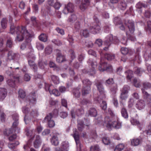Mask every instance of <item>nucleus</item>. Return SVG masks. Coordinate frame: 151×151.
Wrapping results in <instances>:
<instances>
[{
	"mask_svg": "<svg viewBox=\"0 0 151 151\" xmlns=\"http://www.w3.org/2000/svg\"><path fill=\"white\" fill-rule=\"evenodd\" d=\"M130 89L128 85H125L123 88L122 92L128 93Z\"/></svg>",
	"mask_w": 151,
	"mask_h": 151,
	"instance_id": "57",
	"label": "nucleus"
},
{
	"mask_svg": "<svg viewBox=\"0 0 151 151\" xmlns=\"http://www.w3.org/2000/svg\"><path fill=\"white\" fill-rule=\"evenodd\" d=\"M65 60V57L62 55L57 56L56 61L59 63H61Z\"/></svg>",
	"mask_w": 151,
	"mask_h": 151,
	"instance_id": "38",
	"label": "nucleus"
},
{
	"mask_svg": "<svg viewBox=\"0 0 151 151\" xmlns=\"http://www.w3.org/2000/svg\"><path fill=\"white\" fill-rule=\"evenodd\" d=\"M22 77L21 76H13V79L8 80L6 81L7 84L10 86L14 87L15 86V82L17 83H20L22 81Z\"/></svg>",
	"mask_w": 151,
	"mask_h": 151,
	"instance_id": "6",
	"label": "nucleus"
},
{
	"mask_svg": "<svg viewBox=\"0 0 151 151\" xmlns=\"http://www.w3.org/2000/svg\"><path fill=\"white\" fill-rule=\"evenodd\" d=\"M80 88L77 87L73 89V94L74 96L76 98H79L81 95V92L80 91Z\"/></svg>",
	"mask_w": 151,
	"mask_h": 151,
	"instance_id": "22",
	"label": "nucleus"
},
{
	"mask_svg": "<svg viewBox=\"0 0 151 151\" xmlns=\"http://www.w3.org/2000/svg\"><path fill=\"white\" fill-rule=\"evenodd\" d=\"M90 87L83 86L82 90V95H85L89 93L90 92Z\"/></svg>",
	"mask_w": 151,
	"mask_h": 151,
	"instance_id": "21",
	"label": "nucleus"
},
{
	"mask_svg": "<svg viewBox=\"0 0 151 151\" xmlns=\"http://www.w3.org/2000/svg\"><path fill=\"white\" fill-rule=\"evenodd\" d=\"M125 24L128 27L130 32L133 33L135 30L134 24L133 22L131 20H127L125 21Z\"/></svg>",
	"mask_w": 151,
	"mask_h": 151,
	"instance_id": "11",
	"label": "nucleus"
},
{
	"mask_svg": "<svg viewBox=\"0 0 151 151\" xmlns=\"http://www.w3.org/2000/svg\"><path fill=\"white\" fill-rule=\"evenodd\" d=\"M127 6V4L125 1L122 2L119 5V8L122 10H124Z\"/></svg>",
	"mask_w": 151,
	"mask_h": 151,
	"instance_id": "41",
	"label": "nucleus"
},
{
	"mask_svg": "<svg viewBox=\"0 0 151 151\" xmlns=\"http://www.w3.org/2000/svg\"><path fill=\"white\" fill-rule=\"evenodd\" d=\"M119 42V40L117 37H113L112 35L110 34L106 37L105 43L109 46L111 43L116 44Z\"/></svg>",
	"mask_w": 151,
	"mask_h": 151,
	"instance_id": "7",
	"label": "nucleus"
},
{
	"mask_svg": "<svg viewBox=\"0 0 151 151\" xmlns=\"http://www.w3.org/2000/svg\"><path fill=\"white\" fill-rule=\"evenodd\" d=\"M125 73L127 74V78L128 79L130 80L132 77V75L133 74L132 71L129 70L126 71L125 72Z\"/></svg>",
	"mask_w": 151,
	"mask_h": 151,
	"instance_id": "51",
	"label": "nucleus"
},
{
	"mask_svg": "<svg viewBox=\"0 0 151 151\" xmlns=\"http://www.w3.org/2000/svg\"><path fill=\"white\" fill-rule=\"evenodd\" d=\"M30 52L28 53L27 55L28 57L29 58H32V60H28V63L30 68L35 72H36L37 70V67L36 64L35 63L34 60H35V57L33 54V50L31 49Z\"/></svg>",
	"mask_w": 151,
	"mask_h": 151,
	"instance_id": "5",
	"label": "nucleus"
},
{
	"mask_svg": "<svg viewBox=\"0 0 151 151\" xmlns=\"http://www.w3.org/2000/svg\"><path fill=\"white\" fill-rule=\"evenodd\" d=\"M52 94L56 96H58L60 95V92L57 89H54L51 91V94Z\"/></svg>",
	"mask_w": 151,
	"mask_h": 151,
	"instance_id": "62",
	"label": "nucleus"
},
{
	"mask_svg": "<svg viewBox=\"0 0 151 151\" xmlns=\"http://www.w3.org/2000/svg\"><path fill=\"white\" fill-rule=\"evenodd\" d=\"M45 89L46 91H48L50 94H51V90L50 89V88L52 86V85L44 82Z\"/></svg>",
	"mask_w": 151,
	"mask_h": 151,
	"instance_id": "49",
	"label": "nucleus"
},
{
	"mask_svg": "<svg viewBox=\"0 0 151 151\" xmlns=\"http://www.w3.org/2000/svg\"><path fill=\"white\" fill-rule=\"evenodd\" d=\"M100 64L99 67V69L101 72H103L105 71V69L107 66V64L106 63L102 62V60L100 61Z\"/></svg>",
	"mask_w": 151,
	"mask_h": 151,
	"instance_id": "23",
	"label": "nucleus"
},
{
	"mask_svg": "<svg viewBox=\"0 0 151 151\" xmlns=\"http://www.w3.org/2000/svg\"><path fill=\"white\" fill-rule=\"evenodd\" d=\"M74 10V6L73 4L71 3H69L65 5L63 10V12L65 14H66L69 13L73 12Z\"/></svg>",
	"mask_w": 151,
	"mask_h": 151,
	"instance_id": "9",
	"label": "nucleus"
},
{
	"mask_svg": "<svg viewBox=\"0 0 151 151\" xmlns=\"http://www.w3.org/2000/svg\"><path fill=\"white\" fill-rule=\"evenodd\" d=\"M41 142V140L39 135L36 136L34 142V146L36 148H37L40 146Z\"/></svg>",
	"mask_w": 151,
	"mask_h": 151,
	"instance_id": "19",
	"label": "nucleus"
},
{
	"mask_svg": "<svg viewBox=\"0 0 151 151\" xmlns=\"http://www.w3.org/2000/svg\"><path fill=\"white\" fill-rule=\"evenodd\" d=\"M121 52L122 54L124 55L127 54L129 52L128 49L126 47H122L121 50Z\"/></svg>",
	"mask_w": 151,
	"mask_h": 151,
	"instance_id": "61",
	"label": "nucleus"
},
{
	"mask_svg": "<svg viewBox=\"0 0 151 151\" xmlns=\"http://www.w3.org/2000/svg\"><path fill=\"white\" fill-rule=\"evenodd\" d=\"M39 39L41 41L45 42L47 40V36L46 34L44 33L41 34L39 37Z\"/></svg>",
	"mask_w": 151,
	"mask_h": 151,
	"instance_id": "36",
	"label": "nucleus"
},
{
	"mask_svg": "<svg viewBox=\"0 0 151 151\" xmlns=\"http://www.w3.org/2000/svg\"><path fill=\"white\" fill-rule=\"evenodd\" d=\"M20 57V55L18 53H14L11 51L9 52L8 54V58L9 60L18 59Z\"/></svg>",
	"mask_w": 151,
	"mask_h": 151,
	"instance_id": "13",
	"label": "nucleus"
},
{
	"mask_svg": "<svg viewBox=\"0 0 151 151\" xmlns=\"http://www.w3.org/2000/svg\"><path fill=\"white\" fill-rule=\"evenodd\" d=\"M133 83L134 86L136 87H139L140 86V81L139 80H137L134 78L133 79Z\"/></svg>",
	"mask_w": 151,
	"mask_h": 151,
	"instance_id": "45",
	"label": "nucleus"
},
{
	"mask_svg": "<svg viewBox=\"0 0 151 151\" xmlns=\"http://www.w3.org/2000/svg\"><path fill=\"white\" fill-rule=\"evenodd\" d=\"M19 96L22 99L24 98L26 96L25 93L22 89H20L18 91Z\"/></svg>",
	"mask_w": 151,
	"mask_h": 151,
	"instance_id": "47",
	"label": "nucleus"
},
{
	"mask_svg": "<svg viewBox=\"0 0 151 151\" xmlns=\"http://www.w3.org/2000/svg\"><path fill=\"white\" fill-rule=\"evenodd\" d=\"M52 42L58 46H60L62 45V42L58 39H54L52 40Z\"/></svg>",
	"mask_w": 151,
	"mask_h": 151,
	"instance_id": "43",
	"label": "nucleus"
},
{
	"mask_svg": "<svg viewBox=\"0 0 151 151\" xmlns=\"http://www.w3.org/2000/svg\"><path fill=\"white\" fill-rule=\"evenodd\" d=\"M35 93L34 94H30L29 96V101L30 104H35L36 101V96L34 95Z\"/></svg>",
	"mask_w": 151,
	"mask_h": 151,
	"instance_id": "27",
	"label": "nucleus"
},
{
	"mask_svg": "<svg viewBox=\"0 0 151 151\" xmlns=\"http://www.w3.org/2000/svg\"><path fill=\"white\" fill-rule=\"evenodd\" d=\"M68 40L70 42V45H72L74 42V39L72 36L68 35Z\"/></svg>",
	"mask_w": 151,
	"mask_h": 151,
	"instance_id": "56",
	"label": "nucleus"
},
{
	"mask_svg": "<svg viewBox=\"0 0 151 151\" xmlns=\"http://www.w3.org/2000/svg\"><path fill=\"white\" fill-rule=\"evenodd\" d=\"M18 115L17 114H14L13 115V119L14 122L13 124L12 127L14 128H11L8 130H7L4 132V134L7 136H9L10 134L14 132L18 133L19 131V129L17 127L18 124Z\"/></svg>",
	"mask_w": 151,
	"mask_h": 151,
	"instance_id": "3",
	"label": "nucleus"
},
{
	"mask_svg": "<svg viewBox=\"0 0 151 151\" xmlns=\"http://www.w3.org/2000/svg\"><path fill=\"white\" fill-rule=\"evenodd\" d=\"M90 30L93 34H96L99 32L101 30V28L98 24L94 23L93 26L91 27Z\"/></svg>",
	"mask_w": 151,
	"mask_h": 151,
	"instance_id": "14",
	"label": "nucleus"
},
{
	"mask_svg": "<svg viewBox=\"0 0 151 151\" xmlns=\"http://www.w3.org/2000/svg\"><path fill=\"white\" fill-rule=\"evenodd\" d=\"M131 145L133 146L138 145L140 143V139L138 138H135L131 140Z\"/></svg>",
	"mask_w": 151,
	"mask_h": 151,
	"instance_id": "25",
	"label": "nucleus"
},
{
	"mask_svg": "<svg viewBox=\"0 0 151 151\" xmlns=\"http://www.w3.org/2000/svg\"><path fill=\"white\" fill-rule=\"evenodd\" d=\"M103 126L108 129H110L112 127L119 129L121 127V124L116 116H114L113 118H109V116H106L105 118Z\"/></svg>",
	"mask_w": 151,
	"mask_h": 151,
	"instance_id": "2",
	"label": "nucleus"
},
{
	"mask_svg": "<svg viewBox=\"0 0 151 151\" xmlns=\"http://www.w3.org/2000/svg\"><path fill=\"white\" fill-rule=\"evenodd\" d=\"M52 118V114L50 113L45 118V120L48 122V124L49 127L52 128L55 126L54 121L51 120Z\"/></svg>",
	"mask_w": 151,
	"mask_h": 151,
	"instance_id": "12",
	"label": "nucleus"
},
{
	"mask_svg": "<svg viewBox=\"0 0 151 151\" xmlns=\"http://www.w3.org/2000/svg\"><path fill=\"white\" fill-rule=\"evenodd\" d=\"M110 90L111 94L113 95H115L118 90L117 85L116 83L112 84L110 87Z\"/></svg>",
	"mask_w": 151,
	"mask_h": 151,
	"instance_id": "18",
	"label": "nucleus"
},
{
	"mask_svg": "<svg viewBox=\"0 0 151 151\" xmlns=\"http://www.w3.org/2000/svg\"><path fill=\"white\" fill-rule=\"evenodd\" d=\"M36 47L39 50H42L44 47L43 44L39 42H37L36 43Z\"/></svg>",
	"mask_w": 151,
	"mask_h": 151,
	"instance_id": "46",
	"label": "nucleus"
},
{
	"mask_svg": "<svg viewBox=\"0 0 151 151\" xmlns=\"http://www.w3.org/2000/svg\"><path fill=\"white\" fill-rule=\"evenodd\" d=\"M131 122L133 125H138L139 124V121L136 119L132 118L130 120Z\"/></svg>",
	"mask_w": 151,
	"mask_h": 151,
	"instance_id": "60",
	"label": "nucleus"
},
{
	"mask_svg": "<svg viewBox=\"0 0 151 151\" xmlns=\"http://www.w3.org/2000/svg\"><path fill=\"white\" fill-rule=\"evenodd\" d=\"M103 142L106 145H108L110 143V140L108 137H104L102 139Z\"/></svg>",
	"mask_w": 151,
	"mask_h": 151,
	"instance_id": "52",
	"label": "nucleus"
},
{
	"mask_svg": "<svg viewBox=\"0 0 151 151\" xmlns=\"http://www.w3.org/2000/svg\"><path fill=\"white\" fill-rule=\"evenodd\" d=\"M81 34L85 37H87L89 36V32L87 29H85L81 30Z\"/></svg>",
	"mask_w": 151,
	"mask_h": 151,
	"instance_id": "48",
	"label": "nucleus"
},
{
	"mask_svg": "<svg viewBox=\"0 0 151 151\" xmlns=\"http://www.w3.org/2000/svg\"><path fill=\"white\" fill-rule=\"evenodd\" d=\"M146 133L148 135L151 134V124L148 126L145 131Z\"/></svg>",
	"mask_w": 151,
	"mask_h": 151,
	"instance_id": "64",
	"label": "nucleus"
},
{
	"mask_svg": "<svg viewBox=\"0 0 151 151\" xmlns=\"http://www.w3.org/2000/svg\"><path fill=\"white\" fill-rule=\"evenodd\" d=\"M52 52V49L50 46H47L45 48V52L47 55H49L51 54Z\"/></svg>",
	"mask_w": 151,
	"mask_h": 151,
	"instance_id": "53",
	"label": "nucleus"
},
{
	"mask_svg": "<svg viewBox=\"0 0 151 151\" xmlns=\"http://www.w3.org/2000/svg\"><path fill=\"white\" fill-rule=\"evenodd\" d=\"M69 145L67 142H63L61 144V148L64 151H68L69 149Z\"/></svg>",
	"mask_w": 151,
	"mask_h": 151,
	"instance_id": "24",
	"label": "nucleus"
},
{
	"mask_svg": "<svg viewBox=\"0 0 151 151\" xmlns=\"http://www.w3.org/2000/svg\"><path fill=\"white\" fill-rule=\"evenodd\" d=\"M78 129L79 131H82L84 127L83 122L82 120H78Z\"/></svg>",
	"mask_w": 151,
	"mask_h": 151,
	"instance_id": "26",
	"label": "nucleus"
},
{
	"mask_svg": "<svg viewBox=\"0 0 151 151\" xmlns=\"http://www.w3.org/2000/svg\"><path fill=\"white\" fill-rule=\"evenodd\" d=\"M0 116L1 118V120L2 122H5L6 115L4 113L3 111L1 109V107L0 106Z\"/></svg>",
	"mask_w": 151,
	"mask_h": 151,
	"instance_id": "39",
	"label": "nucleus"
},
{
	"mask_svg": "<svg viewBox=\"0 0 151 151\" xmlns=\"http://www.w3.org/2000/svg\"><path fill=\"white\" fill-rule=\"evenodd\" d=\"M90 150L91 151H99V146L97 145L91 146Z\"/></svg>",
	"mask_w": 151,
	"mask_h": 151,
	"instance_id": "59",
	"label": "nucleus"
},
{
	"mask_svg": "<svg viewBox=\"0 0 151 151\" xmlns=\"http://www.w3.org/2000/svg\"><path fill=\"white\" fill-rule=\"evenodd\" d=\"M88 63H91V66L93 69L88 72L85 69L83 70L82 72L83 73H88L90 75L93 76L95 73L94 68L96 67L97 63L96 61H92L90 60L88 61Z\"/></svg>",
	"mask_w": 151,
	"mask_h": 151,
	"instance_id": "8",
	"label": "nucleus"
},
{
	"mask_svg": "<svg viewBox=\"0 0 151 151\" xmlns=\"http://www.w3.org/2000/svg\"><path fill=\"white\" fill-rule=\"evenodd\" d=\"M89 114L92 116H96L97 115V112L96 109L93 108L90 109L89 111Z\"/></svg>",
	"mask_w": 151,
	"mask_h": 151,
	"instance_id": "34",
	"label": "nucleus"
},
{
	"mask_svg": "<svg viewBox=\"0 0 151 151\" xmlns=\"http://www.w3.org/2000/svg\"><path fill=\"white\" fill-rule=\"evenodd\" d=\"M51 142L52 145L57 146L59 144V141L57 138L55 137V136H52L51 139Z\"/></svg>",
	"mask_w": 151,
	"mask_h": 151,
	"instance_id": "30",
	"label": "nucleus"
},
{
	"mask_svg": "<svg viewBox=\"0 0 151 151\" xmlns=\"http://www.w3.org/2000/svg\"><path fill=\"white\" fill-rule=\"evenodd\" d=\"M147 6V5L140 2L138 3L136 5V8L139 9H141L142 7H145Z\"/></svg>",
	"mask_w": 151,
	"mask_h": 151,
	"instance_id": "54",
	"label": "nucleus"
},
{
	"mask_svg": "<svg viewBox=\"0 0 151 151\" xmlns=\"http://www.w3.org/2000/svg\"><path fill=\"white\" fill-rule=\"evenodd\" d=\"M10 32L12 34H16V40L19 42L23 40L25 37L26 39L32 37L33 34L32 32H28L25 26L15 27L12 25L10 27Z\"/></svg>",
	"mask_w": 151,
	"mask_h": 151,
	"instance_id": "1",
	"label": "nucleus"
},
{
	"mask_svg": "<svg viewBox=\"0 0 151 151\" xmlns=\"http://www.w3.org/2000/svg\"><path fill=\"white\" fill-rule=\"evenodd\" d=\"M121 113L122 115L125 118H128V114L126 109L124 107H122V109Z\"/></svg>",
	"mask_w": 151,
	"mask_h": 151,
	"instance_id": "35",
	"label": "nucleus"
},
{
	"mask_svg": "<svg viewBox=\"0 0 151 151\" xmlns=\"http://www.w3.org/2000/svg\"><path fill=\"white\" fill-rule=\"evenodd\" d=\"M30 46V43H27L25 42L22 44L20 48L22 50H24L26 47H29Z\"/></svg>",
	"mask_w": 151,
	"mask_h": 151,
	"instance_id": "58",
	"label": "nucleus"
},
{
	"mask_svg": "<svg viewBox=\"0 0 151 151\" xmlns=\"http://www.w3.org/2000/svg\"><path fill=\"white\" fill-rule=\"evenodd\" d=\"M51 80L55 84H58L60 82V80L59 78L54 75H52L51 76Z\"/></svg>",
	"mask_w": 151,
	"mask_h": 151,
	"instance_id": "28",
	"label": "nucleus"
},
{
	"mask_svg": "<svg viewBox=\"0 0 151 151\" xmlns=\"http://www.w3.org/2000/svg\"><path fill=\"white\" fill-rule=\"evenodd\" d=\"M128 96V93L121 92L120 95V98L122 100H125L127 98Z\"/></svg>",
	"mask_w": 151,
	"mask_h": 151,
	"instance_id": "50",
	"label": "nucleus"
},
{
	"mask_svg": "<svg viewBox=\"0 0 151 151\" xmlns=\"http://www.w3.org/2000/svg\"><path fill=\"white\" fill-rule=\"evenodd\" d=\"M7 94L6 89L4 88H0V99L3 100L6 97Z\"/></svg>",
	"mask_w": 151,
	"mask_h": 151,
	"instance_id": "20",
	"label": "nucleus"
},
{
	"mask_svg": "<svg viewBox=\"0 0 151 151\" xmlns=\"http://www.w3.org/2000/svg\"><path fill=\"white\" fill-rule=\"evenodd\" d=\"M82 82L83 85V86H84L90 87L92 84L91 82L89 80L87 79H85L82 80Z\"/></svg>",
	"mask_w": 151,
	"mask_h": 151,
	"instance_id": "31",
	"label": "nucleus"
},
{
	"mask_svg": "<svg viewBox=\"0 0 151 151\" xmlns=\"http://www.w3.org/2000/svg\"><path fill=\"white\" fill-rule=\"evenodd\" d=\"M73 133L72 134L73 136L75 141H76L77 147H79L81 150V146L80 143L79 141V135L76 129H74L73 130Z\"/></svg>",
	"mask_w": 151,
	"mask_h": 151,
	"instance_id": "10",
	"label": "nucleus"
},
{
	"mask_svg": "<svg viewBox=\"0 0 151 151\" xmlns=\"http://www.w3.org/2000/svg\"><path fill=\"white\" fill-rule=\"evenodd\" d=\"M145 103L144 101L142 99L139 100L136 104V107L139 110H141L145 107Z\"/></svg>",
	"mask_w": 151,
	"mask_h": 151,
	"instance_id": "15",
	"label": "nucleus"
},
{
	"mask_svg": "<svg viewBox=\"0 0 151 151\" xmlns=\"http://www.w3.org/2000/svg\"><path fill=\"white\" fill-rule=\"evenodd\" d=\"M71 113L72 117L75 118V114L77 116H81L82 114H84V111L83 109L81 108L77 109L75 112H74L73 111H71Z\"/></svg>",
	"mask_w": 151,
	"mask_h": 151,
	"instance_id": "16",
	"label": "nucleus"
},
{
	"mask_svg": "<svg viewBox=\"0 0 151 151\" xmlns=\"http://www.w3.org/2000/svg\"><path fill=\"white\" fill-rule=\"evenodd\" d=\"M77 17L75 14H73L69 17L67 20V22H69L73 23L77 20Z\"/></svg>",
	"mask_w": 151,
	"mask_h": 151,
	"instance_id": "29",
	"label": "nucleus"
},
{
	"mask_svg": "<svg viewBox=\"0 0 151 151\" xmlns=\"http://www.w3.org/2000/svg\"><path fill=\"white\" fill-rule=\"evenodd\" d=\"M46 63L44 61L42 60H39L38 62V66L41 69H44L46 65Z\"/></svg>",
	"mask_w": 151,
	"mask_h": 151,
	"instance_id": "42",
	"label": "nucleus"
},
{
	"mask_svg": "<svg viewBox=\"0 0 151 151\" xmlns=\"http://www.w3.org/2000/svg\"><path fill=\"white\" fill-rule=\"evenodd\" d=\"M31 19L33 26L35 27H37L38 25L36 20V17H32Z\"/></svg>",
	"mask_w": 151,
	"mask_h": 151,
	"instance_id": "55",
	"label": "nucleus"
},
{
	"mask_svg": "<svg viewBox=\"0 0 151 151\" xmlns=\"http://www.w3.org/2000/svg\"><path fill=\"white\" fill-rule=\"evenodd\" d=\"M100 106L102 109L105 110L107 108V104L106 102L104 101H102V103L101 104Z\"/></svg>",
	"mask_w": 151,
	"mask_h": 151,
	"instance_id": "63",
	"label": "nucleus"
},
{
	"mask_svg": "<svg viewBox=\"0 0 151 151\" xmlns=\"http://www.w3.org/2000/svg\"><path fill=\"white\" fill-rule=\"evenodd\" d=\"M95 84L97 87L98 90L100 93V95L97 99H95L99 103H100L101 101L106 98L104 88L102 85L101 82L100 81H97L96 82Z\"/></svg>",
	"mask_w": 151,
	"mask_h": 151,
	"instance_id": "4",
	"label": "nucleus"
},
{
	"mask_svg": "<svg viewBox=\"0 0 151 151\" xmlns=\"http://www.w3.org/2000/svg\"><path fill=\"white\" fill-rule=\"evenodd\" d=\"M115 55L114 54L106 53L105 54V57L108 60H111L114 59Z\"/></svg>",
	"mask_w": 151,
	"mask_h": 151,
	"instance_id": "33",
	"label": "nucleus"
},
{
	"mask_svg": "<svg viewBox=\"0 0 151 151\" xmlns=\"http://www.w3.org/2000/svg\"><path fill=\"white\" fill-rule=\"evenodd\" d=\"M134 73L137 74L139 76L144 72V70L142 68L138 67H135L134 69Z\"/></svg>",
	"mask_w": 151,
	"mask_h": 151,
	"instance_id": "32",
	"label": "nucleus"
},
{
	"mask_svg": "<svg viewBox=\"0 0 151 151\" xmlns=\"http://www.w3.org/2000/svg\"><path fill=\"white\" fill-rule=\"evenodd\" d=\"M89 4V0H82V3L80 6V9L83 11H84Z\"/></svg>",
	"mask_w": 151,
	"mask_h": 151,
	"instance_id": "17",
	"label": "nucleus"
},
{
	"mask_svg": "<svg viewBox=\"0 0 151 151\" xmlns=\"http://www.w3.org/2000/svg\"><path fill=\"white\" fill-rule=\"evenodd\" d=\"M7 20L6 18H4L2 19L1 22L2 27L3 29L6 28L7 26Z\"/></svg>",
	"mask_w": 151,
	"mask_h": 151,
	"instance_id": "40",
	"label": "nucleus"
},
{
	"mask_svg": "<svg viewBox=\"0 0 151 151\" xmlns=\"http://www.w3.org/2000/svg\"><path fill=\"white\" fill-rule=\"evenodd\" d=\"M19 144V142L17 141L14 143H9L8 145V147L10 149H13Z\"/></svg>",
	"mask_w": 151,
	"mask_h": 151,
	"instance_id": "44",
	"label": "nucleus"
},
{
	"mask_svg": "<svg viewBox=\"0 0 151 151\" xmlns=\"http://www.w3.org/2000/svg\"><path fill=\"white\" fill-rule=\"evenodd\" d=\"M124 144H119L116 147L114 151H121L124 149Z\"/></svg>",
	"mask_w": 151,
	"mask_h": 151,
	"instance_id": "37",
	"label": "nucleus"
}]
</instances>
